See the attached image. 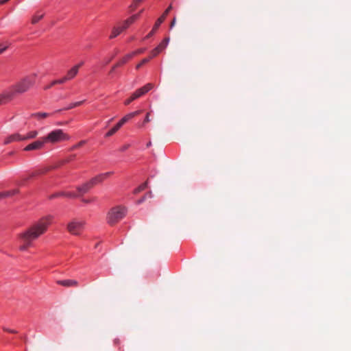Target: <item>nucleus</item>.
<instances>
[{
  "label": "nucleus",
  "mask_w": 351,
  "mask_h": 351,
  "mask_svg": "<svg viewBox=\"0 0 351 351\" xmlns=\"http://www.w3.org/2000/svg\"><path fill=\"white\" fill-rule=\"evenodd\" d=\"M43 138L45 143L47 142L55 143L60 141L69 140V136L66 134L64 133L62 130L58 129L51 131L46 136H44Z\"/></svg>",
  "instance_id": "20e7f679"
},
{
  "label": "nucleus",
  "mask_w": 351,
  "mask_h": 351,
  "mask_svg": "<svg viewBox=\"0 0 351 351\" xmlns=\"http://www.w3.org/2000/svg\"><path fill=\"white\" fill-rule=\"evenodd\" d=\"M119 125L117 123L115 126H114L111 130H110L106 134V137H110L112 136L114 134H115L119 129H120Z\"/></svg>",
  "instance_id": "393cba45"
},
{
  "label": "nucleus",
  "mask_w": 351,
  "mask_h": 351,
  "mask_svg": "<svg viewBox=\"0 0 351 351\" xmlns=\"http://www.w3.org/2000/svg\"><path fill=\"white\" fill-rule=\"evenodd\" d=\"M86 143V141H80L79 143H77V144L74 145L71 148V150L73 151L74 149H76L82 146H83L84 145H85Z\"/></svg>",
  "instance_id": "7c9ffc66"
},
{
  "label": "nucleus",
  "mask_w": 351,
  "mask_h": 351,
  "mask_svg": "<svg viewBox=\"0 0 351 351\" xmlns=\"http://www.w3.org/2000/svg\"><path fill=\"white\" fill-rule=\"evenodd\" d=\"M45 142L44 141L43 137L40 139L28 145H27L25 148V151H31V150H36V149H40L43 147Z\"/></svg>",
  "instance_id": "9d476101"
},
{
  "label": "nucleus",
  "mask_w": 351,
  "mask_h": 351,
  "mask_svg": "<svg viewBox=\"0 0 351 351\" xmlns=\"http://www.w3.org/2000/svg\"><path fill=\"white\" fill-rule=\"evenodd\" d=\"M53 85H51V83L49 85H47V86L45 87V90H47V89H49L51 88Z\"/></svg>",
  "instance_id": "a18cd8bd"
},
{
  "label": "nucleus",
  "mask_w": 351,
  "mask_h": 351,
  "mask_svg": "<svg viewBox=\"0 0 351 351\" xmlns=\"http://www.w3.org/2000/svg\"><path fill=\"white\" fill-rule=\"evenodd\" d=\"M145 197H146V196H144V197H143L141 199H140L139 200H138L137 204H141V203H142V202L145 199Z\"/></svg>",
  "instance_id": "79ce46f5"
},
{
  "label": "nucleus",
  "mask_w": 351,
  "mask_h": 351,
  "mask_svg": "<svg viewBox=\"0 0 351 351\" xmlns=\"http://www.w3.org/2000/svg\"><path fill=\"white\" fill-rule=\"evenodd\" d=\"M132 57L133 54H128L125 56H124L119 62H117L114 66H112L110 73H112L117 67L125 64Z\"/></svg>",
  "instance_id": "2eb2a0df"
},
{
  "label": "nucleus",
  "mask_w": 351,
  "mask_h": 351,
  "mask_svg": "<svg viewBox=\"0 0 351 351\" xmlns=\"http://www.w3.org/2000/svg\"><path fill=\"white\" fill-rule=\"evenodd\" d=\"M49 115H50V114L47 113V112H36V113H32L31 114V117H35V118L38 119V120H41V119L47 118L48 117H49Z\"/></svg>",
  "instance_id": "4be33fe9"
},
{
  "label": "nucleus",
  "mask_w": 351,
  "mask_h": 351,
  "mask_svg": "<svg viewBox=\"0 0 351 351\" xmlns=\"http://www.w3.org/2000/svg\"><path fill=\"white\" fill-rule=\"evenodd\" d=\"M3 330L5 332H10V333H14V334H16L17 333V331L16 330H11L8 328H6V327H3Z\"/></svg>",
  "instance_id": "72a5a7b5"
},
{
  "label": "nucleus",
  "mask_w": 351,
  "mask_h": 351,
  "mask_svg": "<svg viewBox=\"0 0 351 351\" xmlns=\"http://www.w3.org/2000/svg\"><path fill=\"white\" fill-rule=\"evenodd\" d=\"M143 0H134L133 3L130 5V8H132V10L136 9V8L138 6V4L141 2H142Z\"/></svg>",
  "instance_id": "473e14b6"
},
{
  "label": "nucleus",
  "mask_w": 351,
  "mask_h": 351,
  "mask_svg": "<svg viewBox=\"0 0 351 351\" xmlns=\"http://www.w3.org/2000/svg\"><path fill=\"white\" fill-rule=\"evenodd\" d=\"M126 214V210L121 206L112 208L108 214L107 221L110 225H114L122 219Z\"/></svg>",
  "instance_id": "7ed1b4c3"
},
{
  "label": "nucleus",
  "mask_w": 351,
  "mask_h": 351,
  "mask_svg": "<svg viewBox=\"0 0 351 351\" xmlns=\"http://www.w3.org/2000/svg\"><path fill=\"white\" fill-rule=\"evenodd\" d=\"M9 1H10V0H0V3H1V5H3V4H5V3H8Z\"/></svg>",
  "instance_id": "37998d69"
},
{
  "label": "nucleus",
  "mask_w": 351,
  "mask_h": 351,
  "mask_svg": "<svg viewBox=\"0 0 351 351\" xmlns=\"http://www.w3.org/2000/svg\"><path fill=\"white\" fill-rule=\"evenodd\" d=\"M44 16V14H35L34 16H33L32 19V24H36L40 20H41Z\"/></svg>",
  "instance_id": "a878e982"
},
{
  "label": "nucleus",
  "mask_w": 351,
  "mask_h": 351,
  "mask_svg": "<svg viewBox=\"0 0 351 351\" xmlns=\"http://www.w3.org/2000/svg\"><path fill=\"white\" fill-rule=\"evenodd\" d=\"M84 64V62L82 61L79 64L75 65L74 66H77V70L79 71L80 68Z\"/></svg>",
  "instance_id": "58836bf2"
},
{
  "label": "nucleus",
  "mask_w": 351,
  "mask_h": 351,
  "mask_svg": "<svg viewBox=\"0 0 351 351\" xmlns=\"http://www.w3.org/2000/svg\"><path fill=\"white\" fill-rule=\"evenodd\" d=\"M57 284L66 287H77L78 286V282L75 280H58Z\"/></svg>",
  "instance_id": "ddd939ff"
},
{
  "label": "nucleus",
  "mask_w": 351,
  "mask_h": 351,
  "mask_svg": "<svg viewBox=\"0 0 351 351\" xmlns=\"http://www.w3.org/2000/svg\"><path fill=\"white\" fill-rule=\"evenodd\" d=\"M110 61V60H106V64L109 63V62Z\"/></svg>",
  "instance_id": "09e8293b"
},
{
  "label": "nucleus",
  "mask_w": 351,
  "mask_h": 351,
  "mask_svg": "<svg viewBox=\"0 0 351 351\" xmlns=\"http://www.w3.org/2000/svg\"><path fill=\"white\" fill-rule=\"evenodd\" d=\"M93 187V186L92 184L90 183V181H88V182L84 183V184H82V186H78L77 188V189L80 194H84V193H87Z\"/></svg>",
  "instance_id": "dca6fc26"
},
{
  "label": "nucleus",
  "mask_w": 351,
  "mask_h": 351,
  "mask_svg": "<svg viewBox=\"0 0 351 351\" xmlns=\"http://www.w3.org/2000/svg\"><path fill=\"white\" fill-rule=\"evenodd\" d=\"M86 221L82 219H74L67 225V230L73 235H80L84 230Z\"/></svg>",
  "instance_id": "39448f33"
},
{
  "label": "nucleus",
  "mask_w": 351,
  "mask_h": 351,
  "mask_svg": "<svg viewBox=\"0 0 351 351\" xmlns=\"http://www.w3.org/2000/svg\"><path fill=\"white\" fill-rule=\"evenodd\" d=\"M19 193V190L16 189H12L10 191L1 192V193H0V199H3V198H6L8 197L14 196L15 195H17Z\"/></svg>",
  "instance_id": "a211bd4d"
},
{
  "label": "nucleus",
  "mask_w": 351,
  "mask_h": 351,
  "mask_svg": "<svg viewBox=\"0 0 351 351\" xmlns=\"http://www.w3.org/2000/svg\"><path fill=\"white\" fill-rule=\"evenodd\" d=\"M176 18L174 17L170 23V28L171 29L173 28L176 25Z\"/></svg>",
  "instance_id": "c9c22d12"
},
{
  "label": "nucleus",
  "mask_w": 351,
  "mask_h": 351,
  "mask_svg": "<svg viewBox=\"0 0 351 351\" xmlns=\"http://www.w3.org/2000/svg\"><path fill=\"white\" fill-rule=\"evenodd\" d=\"M110 61V60H106V64L109 63V62Z\"/></svg>",
  "instance_id": "8fccbe9b"
},
{
  "label": "nucleus",
  "mask_w": 351,
  "mask_h": 351,
  "mask_svg": "<svg viewBox=\"0 0 351 351\" xmlns=\"http://www.w3.org/2000/svg\"><path fill=\"white\" fill-rule=\"evenodd\" d=\"M52 216L47 215L42 217L36 222L34 223L25 231L19 234V238L23 242L19 247L21 251L26 250L31 245L32 242L43 234L51 224Z\"/></svg>",
  "instance_id": "f257e3e1"
},
{
  "label": "nucleus",
  "mask_w": 351,
  "mask_h": 351,
  "mask_svg": "<svg viewBox=\"0 0 351 351\" xmlns=\"http://www.w3.org/2000/svg\"><path fill=\"white\" fill-rule=\"evenodd\" d=\"M78 72L77 66H73L67 71L65 76L68 80H71L77 75Z\"/></svg>",
  "instance_id": "6ab92c4d"
},
{
  "label": "nucleus",
  "mask_w": 351,
  "mask_h": 351,
  "mask_svg": "<svg viewBox=\"0 0 351 351\" xmlns=\"http://www.w3.org/2000/svg\"><path fill=\"white\" fill-rule=\"evenodd\" d=\"M112 171H109L104 173L99 174L96 176L95 177L93 178L90 180V183L92 184L93 186L101 183L104 180L107 179L110 176L112 175Z\"/></svg>",
  "instance_id": "1a4fd4ad"
},
{
  "label": "nucleus",
  "mask_w": 351,
  "mask_h": 351,
  "mask_svg": "<svg viewBox=\"0 0 351 351\" xmlns=\"http://www.w3.org/2000/svg\"><path fill=\"white\" fill-rule=\"evenodd\" d=\"M23 182H21V183H19V185H23Z\"/></svg>",
  "instance_id": "3c124183"
},
{
  "label": "nucleus",
  "mask_w": 351,
  "mask_h": 351,
  "mask_svg": "<svg viewBox=\"0 0 351 351\" xmlns=\"http://www.w3.org/2000/svg\"><path fill=\"white\" fill-rule=\"evenodd\" d=\"M145 51V49H139L136 50V51L132 53L131 54H133V56L136 54L142 53Z\"/></svg>",
  "instance_id": "f704fd0d"
},
{
  "label": "nucleus",
  "mask_w": 351,
  "mask_h": 351,
  "mask_svg": "<svg viewBox=\"0 0 351 351\" xmlns=\"http://www.w3.org/2000/svg\"><path fill=\"white\" fill-rule=\"evenodd\" d=\"M147 182H145V183L142 184L138 187L135 189L134 190V193L137 194V193L141 192L142 191L145 190L147 188Z\"/></svg>",
  "instance_id": "bb28decb"
},
{
  "label": "nucleus",
  "mask_w": 351,
  "mask_h": 351,
  "mask_svg": "<svg viewBox=\"0 0 351 351\" xmlns=\"http://www.w3.org/2000/svg\"><path fill=\"white\" fill-rule=\"evenodd\" d=\"M154 87V85L151 83H148L144 86L137 89L135 92H134L131 97L126 99L124 101L125 105H129L132 101L134 100L141 97V96L144 95L145 93H147L149 90L152 89Z\"/></svg>",
  "instance_id": "423d86ee"
},
{
  "label": "nucleus",
  "mask_w": 351,
  "mask_h": 351,
  "mask_svg": "<svg viewBox=\"0 0 351 351\" xmlns=\"http://www.w3.org/2000/svg\"><path fill=\"white\" fill-rule=\"evenodd\" d=\"M143 12V10H141L138 14H134L133 16H137V19H138L141 13Z\"/></svg>",
  "instance_id": "49530a36"
},
{
  "label": "nucleus",
  "mask_w": 351,
  "mask_h": 351,
  "mask_svg": "<svg viewBox=\"0 0 351 351\" xmlns=\"http://www.w3.org/2000/svg\"><path fill=\"white\" fill-rule=\"evenodd\" d=\"M152 58H151V56H149L148 58H145L141 60V62L136 65V68L137 69H140L144 64L147 63Z\"/></svg>",
  "instance_id": "c756f323"
},
{
  "label": "nucleus",
  "mask_w": 351,
  "mask_h": 351,
  "mask_svg": "<svg viewBox=\"0 0 351 351\" xmlns=\"http://www.w3.org/2000/svg\"><path fill=\"white\" fill-rule=\"evenodd\" d=\"M83 102H84V101H77V102H75V103L71 104L67 108H65V110H69V109H72L73 108H75L77 106H79Z\"/></svg>",
  "instance_id": "2f4dec72"
},
{
  "label": "nucleus",
  "mask_w": 351,
  "mask_h": 351,
  "mask_svg": "<svg viewBox=\"0 0 351 351\" xmlns=\"http://www.w3.org/2000/svg\"><path fill=\"white\" fill-rule=\"evenodd\" d=\"M172 9V5H170L166 10L164 12V13L162 14V16L160 17H159L158 19V20L156 21V22L155 23L154 27H153V29H152V31L145 36V39H147L150 37H152L154 33L156 32V31L158 29V28L160 27V25H161V23H163V21L165 20L167 14H169V12Z\"/></svg>",
  "instance_id": "0eeeda50"
},
{
  "label": "nucleus",
  "mask_w": 351,
  "mask_h": 351,
  "mask_svg": "<svg viewBox=\"0 0 351 351\" xmlns=\"http://www.w3.org/2000/svg\"><path fill=\"white\" fill-rule=\"evenodd\" d=\"M136 20H137V16H132L128 19L123 22L122 26L120 27L123 31L128 29L130 25H132Z\"/></svg>",
  "instance_id": "4468645a"
},
{
  "label": "nucleus",
  "mask_w": 351,
  "mask_h": 351,
  "mask_svg": "<svg viewBox=\"0 0 351 351\" xmlns=\"http://www.w3.org/2000/svg\"><path fill=\"white\" fill-rule=\"evenodd\" d=\"M23 141V136L19 133H15L5 138L4 141V144L8 145L14 141Z\"/></svg>",
  "instance_id": "f8f14e48"
},
{
  "label": "nucleus",
  "mask_w": 351,
  "mask_h": 351,
  "mask_svg": "<svg viewBox=\"0 0 351 351\" xmlns=\"http://www.w3.org/2000/svg\"><path fill=\"white\" fill-rule=\"evenodd\" d=\"M34 84V80L31 76H26L21 79L19 82L12 85L10 90L12 93L14 97L16 95H21L27 92Z\"/></svg>",
  "instance_id": "f03ea898"
},
{
  "label": "nucleus",
  "mask_w": 351,
  "mask_h": 351,
  "mask_svg": "<svg viewBox=\"0 0 351 351\" xmlns=\"http://www.w3.org/2000/svg\"><path fill=\"white\" fill-rule=\"evenodd\" d=\"M148 195H149V197H152V192H149V194H148Z\"/></svg>",
  "instance_id": "de8ad7c7"
},
{
  "label": "nucleus",
  "mask_w": 351,
  "mask_h": 351,
  "mask_svg": "<svg viewBox=\"0 0 351 351\" xmlns=\"http://www.w3.org/2000/svg\"><path fill=\"white\" fill-rule=\"evenodd\" d=\"M151 145V143L149 142L148 144H147V146H149Z\"/></svg>",
  "instance_id": "603ef678"
},
{
  "label": "nucleus",
  "mask_w": 351,
  "mask_h": 351,
  "mask_svg": "<svg viewBox=\"0 0 351 351\" xmlns=\"http://www.w3.org/2000/svg\"><path fill=\"white\" fill-rule=\"evenodd\" d=\"M49 170V167H44V168H41V169H37L34 171H33L28 178H25L23 179V182H25L26 181L28 178H33L34 176H39V175H42V174H44L47 171H48Z\"/></svg>",
  "instance_id": "f3484780"
},
{
  "label": "nucleus",
  "mask_w": 351,
  "mask_h": 351,
  "mask_svg": "<svg viewBox=\"0 0 351 351\" xmlns=\"http://www.w3.org/2000/svg\"><path fill=\"white\" fill-rule=\"evenodd\" d=\"M10 46V43L5 42V43L0 44V55L2 54Z\"/></svg>",
  "instance_id": "c85d7f7f"
},
{
  "label": "nucleus",
  "mask_w": 351,
  "mask_h": 351,
  "mask_svg": "<svg viewBox=\"0 0 351 351\" xmlns=\"http://www.w3.org/2000/svg\"><path fill=\"white\" fill-rule=\"evenodd\" d=\"M132 115L130 114V113L126 114L125 117H123L119 122L118 124L120 127H121L123 124H125L126 122H128L129 120L132 119Z\"/></svg>",
  "instance_id": "b1692460"
},
{
  "label": "nucleus",
  "mask_w": 351,
  "mask_h": 351,
  "mask_svg": "<svg viewBox=\"0 0 351 351\" xmlns=\"http://www.w3.org/2000/svg\"><path fill=\"white\" fill-rule=\"evenodd\" d=\"M38 135V132L32 130L29 132L26 135L23 136V141L35 138Z\"/></svg>",
  "instance_id": "412c9836"
},
{
  "label": "nucleus",
  "mask_w": 351,
  "mask_h": 351,
  "mask_svg": "<svg viewBox=\"0 0 351 351\" xmlns=\"http://www.w3.org/2000/svg\"><path fill=\"white\" fill-rule=\"evenodd\" d=\"M12 93L10 88L0 94V105L4 104L14 99Z\"/></svg>",
  "instance_id": "9b49d317"
},
{
  "label": "nucleus",
  "mask_w": 351,
  "mask_h": 351,
  "mask_svg": "<svg viewBox=\"0 0 351 351\" xmlns=\"http://www.w3.org/2000/svg\"><path fill=\"white\" fill-rule=\"evenodd\" d=\"M122 32H123V30L121 29V28L120 27H113V29L112 30V33H111V34L110 36V38L112 39V38L117 37Z\"/></svg>",
  "instance_id": "5701e85b"
},
{
  "label": "nucleus",
  "mask_w": 351,
  "mask_h": 351,
  "mask_svg": "<svg viewBox=\"0 0 351 351\" xmlns=\"http://www.w3.org/2000/svg\"><path fill=\"white\" fill-rule=\"evenodd\" d=\"M60 196H64L66 197H76L77 195L72 192H60L53 194L51 196V198L58 197Z\"/></svg>",
  "instance_id": "aec40b11"
},
{
  "label": "nucleus",
  "mask_w": 351,
  "mask_h": 351,
  "mask_svg": "<svg viewBox=\"0 0 351 351\" xmlns=\"http://www.w3.org/2000/svg\"><path fill=\"white\" fill-rule=\"evenodd\" d=\"M66 81H69L67 80V78L66 77V76L63 77L62 78L60 79V80H53L52 82H51V85H56V84H64L65 83Z\"/></svg>",
  "instance_id": "cd10ccee"
},
{
  "label": "nucleus",
  "mask_w": 351,
  "mask_h": 351,
  "mask_svg": "<svg viewBox=\"0 0 351 351\" xmlns=\"http://www.w3.org/2000/svg\"><path fill=\"white\" fill-rule=\"evenodd\" d=\"M150 121V119H149V112H148L144 119V121H143V123H148Z\"/></svg>",
  "instance_id": "4c0bfd02"
},
{
  "label": "nucleus",
  "mask_w": 351,
  "mask_h": 351,
  "mask_svg": "<svg viewBox=\"0 0 351 351\" xmlns=\"http://www.w3.org/2000/svg\"><path fill=\"white\" fill-rule=\"evenodd\" d=\"M141 113V110H136L135 112H131L130 114H133L132 115V118L140 114Z\"/></svg>",
  "instance_id": "e433bc0d"
},
{
  "label": "nucleus",
  "mask_w": 351,
  "mask_h": 351,
  "mask_svg": "<svg viewBox=\"0 0 351 351\" xmlns=\"http://www.w3.org/2000/svg\"><path fill=\"white\" fill-rule=\"evenodd\" d=\"M128 147V145H124L123 147L121 148V151L123 152L126 150Z\"/></svg>",
  "instance_id": "c03bdc74"
},
{
  "label": "nucleus",
  "mask_w": 351,
  "mask_h": 351,
  "mask_svg": "<svg viewBox=\"0 0 351 351\" xmlns=\"http://www.w3.org/2000/svg\"><path fill=\"white\" fill-rule=\"evenodd\" d=\"M169 42V38H165L156 48H154L152 51L150 56L151 58L156 57L160 52H162L168 45Z\"/></svg>",
  "instance_id": "6e6552de"
},
{
  "label": "nucleus",
  "mask_w": 351,
  "mask_h": 351,
  "mask_svg": "<svg viewBox=\"0 0 351 351\" xmlns=\"http://www.w3.org/2000/svg\"><path fill=\"white\" fill-rule=\"evenodd\" d=\"M95 198H93V199H82V201H83L84 202H85V203H90V202H92V201H93V200H95Z\"/></svg>",
  "instance_id": "ea45409f"
},
{
  "label": "nucleus",
  "mask_w": 351,
  "mask_h": 351,
  "mask_svg": "<svg viewBox=\"0 0 351 351\" xmlns=\"http://www.w3.org/2000/svg\"><path fill=\"white\" fill-rule=\"evenodd\" d=\"M74 158H75V156H72L69 158L65 160L63 162H69L70 160H73Z\"/></svg>",
  "instance_id": "a19ab883"
}]
</instances>
